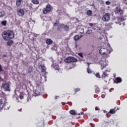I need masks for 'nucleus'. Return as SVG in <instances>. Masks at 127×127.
Returning <instances> with one entry per match:
<instances>
[{
    "label": "nucleus",
    "instance_id": "nucleus-1",
    "mask_svg": "<svg viewBox=\"0 0 127 127\" xmlns=\"http://www.w3.org/2000/svg\"><path fill=\"white\" fill-rule=\"evenodd\" d=\"M2 37L5 41L11 40L14 38V32L10 30H5L2 33Z\"/></svg>",
    "mask_w": 127,
    "mask_h": 127
},
{
    "label": "nucleus",
    "instance_id": "nucleus-2",
    "mask_svg": "<svg viewBox=\"0 0 127 127\" xmlns=\"http://www.w3.org/2000/svg\"><path fill=\"white\" fill-rule=\"evenodd\" d=\"M99 53L101 55H105V57H110L109 54L111 53V51L109 49L105 48H101L99 50Z\"/></svg>",
    "mask_w": 127,
    "mask_h": 127
},
{
    "label": "nucleus",
    "instance_id": "nucleus-3",
    "mask_svg": "<svg viewBox=\"0 0 127 127\" xmlns=\"http://www.w3.org/2000/svg\"><path fill=\"white\" fill-rule=\"evenodd\" d=\"M77 61L78 60H77V59L72 57H68L64 59V62H65V63H74Z\"/></svg>",
    "mask_w": 127,
    "mask_h": 127
},
{
    "label": "nucleus",
    "instance_id": "nucleus-4",
    "mask_svg": "<svg viewBox=\"0 0 127 127\" xmlns=\"http://www.w3.org/2000/svg\"><path fill=\"white\" fill-rule=\"evenodd\" d=\"M10 87V82L9 81L8 82H6L2 84V88L4 90V91H6V92H7V91H9Z\"/></svg>",
    "mask_w": 127,
    "mask_h": 127
},
{
    "label": "nucleus",
    "instance_id": "nucleus-5",
    "mask_svg": "<svg viewBox=\"0 0 127 127\" xmlns=\"http://www.w3.org/2000/svg\"><path fill=\"white\" fill-rule=\"evenodd\" d=\"M111 19V15L109 13H105L102 17L103 21H105L106 22L109 21Z\"/></svg>",
    "mask_w": 127,
    "mask_h": 127
},
{
    "label": "nucleus",
    "instance_id": "nucleus-6",
    "mask_svg": "<svg viewBox=\"0 0 127 127\" xmlns=\"http://www.w3.org/2000/svg\"><path fill=\"white\" fill-rule=\"evenodd\" d=\"M115 13V14H119V15H123V13H124V10L117 6L116 7Z\"/></svg>",
    "mask_w": 127,
    "mask_h": 127
},
{
    "label": "nucleus",
    "instance_id": "nucleus-7",
    "mask_svg": "<svg viewBox=\"0 0 127 127\" xmlns=\"http://www.w3.org/2000/svg\"><path fill=\"white\" fill-rule=\"evenodd\" d=\"M17 14L19 16H23L24 15V10L22 8H19L17 10Z\"/></svg>",
    "mask_w": 127,
    "mask_h": 127
},
{
    "label": "nucleus",
    "instance_id": "nucleus-8",
    "mask_svg": "<svg viewBox=\"0 0 127 127\" xmlns=\"http://www.w3.org/2000/svg\"><path fill=\"white\" fill-rule=\"evenodd\" d=\"M111 72V71L109 69H106L104 71H103V73L102 74V79H105L106 77H108L109 74L107 73Z\"/></svg>",
    "mask_w": 127,
    "mask_h": 127
},
{
    "label": "nucleus",
    "instance_id": "nucleus-9",
    "mask_svg": "<svg viewBox=\"0 0 127 127\" xmlns=\"http://www.w3.org/2000/svg\"><path fill=\"white\" fill-rule=\"evenodd\" d=\"M119 110L118 108L115 107L114 109H112L110 110V111L108 112V114H115L116 112Z\"/></svg>",
    "mask_w": 127,
    "mask_h": 127
},
{
    "label": "nucleus",
    "instance_id": "nucleus-10",
    "mask_svg": "<svg viewBox=\"0 0 127 127\" xmlns=\"http://www.w3.org/2000/svg\"><path fill=\"white\" fill-rule=\"evenodd\" d=\"M122 81H123V80L122 79V78L120 77H117L116 78L115 80H114V83H115L116 84H119V83H121Z\"/></svg>",
    "mask_w": 127,
    "mask_h": 127
},
{
    "label": "nucleus",
    "instance_id": "nucleus-11",
    "mask_svg": "<svg viewBox=\"0 0 127 127\" xmlns=\"http://www.w3.org/2000/svg\"><path fill=\"white\" fill-rule=\"evenodd\" d=\"M95 88V92L96 94H100V92H101V90H100V88L98 85H95L94 86Z\"/></svg>",
    "mask_w": 127,
    "mask_h": 127
},
{
    "label": "nucleus",
    "instance_id": "nucleus-12",
    "mask_svg": "<svg viewBox=\"0 0 127 127\" xmlns=\"http://www.w3.org/2000/svg\"><path fill=\"white\" fill-rule=\"evenodd\" d=\"M45 8L50 12L51 11V10H52V7L51 6V5H50V4H48L46 6Z\"/></svg>",
    "mask_w": 127,
    "mask_h": 127
},
{
    "label": "nucleus",
    "instance_id": "nucleus-13",
    "mask_svg": "<svg viewBox=\"0 0 127 127\" xmlns=\"http://www.w3.org/2000/svg\"><path fill=\"white\" fill-rule=\"evenodd\" d=\"M34 96L35 97H37V96H40V90H38L36 89L34 92Z\"/></svg>",
    "mask_w": 127,
    "mask_h": 127
},
{
    "label": "nucleus",
    "instance_id": "nucleus-14",
    "mask_svg": "<svg viewBox=\"0 0 127 127\" xmlns=\"http://www.w3.org/2000/svg\"><path fill=\"white\" fill-rule=\"evenodd\" d=\"M46 43H47L48 45H50L53 43V41H52L51 39H48L46 41Z\"/></svg>",
    "mask_w": 127,
    "mask_h": 127
},
{
    "label": "nucleus",
    "instance_id": "nucleus-15",
    "mask_svg": "<svg viewBox=\"0 0 127 127\" xmlns=\"http://www.w3.org/2000/svg\"><path fill=\"white\" fill-rule=\"evenodd\" d=\"M14 43V42L11 40H7V45H8V46H11Z\"/></svg>",
    "mask_w": 127,
    "mask_h": 127
},
{
    "label": "nucleus",
    "instance_id": "nucleus-16",
    "mask_svg": "<svg viewBox=\"0 0 127 127\" xmlns=\"http://www.w3.org/2000/svg\"><path fill=\"white\" fill-rule=\"evenodd\" d=\"M39 67H41L42 72H44L46 71V67L44 64H40Z\"/></svg>",
    "mask_w": 127,
    "mask_h": 127
},
{
    "label": "nucleus",
    "instance_id": "nucleus-17",
    "mask_svg": "<svg viewBox=\"0 0 127 127\" xmlns=\"http://www.w3.org/2000/svg\"><path fill=\"white\" fill-rule=\"evenodd\" d=\"M9 108H10V106L8 104H3V109L4 110H9Z\"/></svg>",
    "mask_w": 127,
    "mask_h": 127
},
{
    "label": "nucleus",
    "instance_id": "nucleus-18",
    "mask_svg": "<svg viewBox=\"0 0 127 127\" xmlns=\"http://www.w3.org/2000/svg\"><path fill=\"white\" fill-rule=\"evenodd\" d=\"M100 64H101V70H103L105 69L106 67H107V64H105V63H101Z\"/></svg>",
    "mask_w": 127,
    "mask_h": 127
},
{
    "label": "nucleus",
    "instance_id": "nucleus-19",
    "mask_svg": "<svg viewBox=\"0 0 127 127\" xmlns=\"http://www.w3.org/2000/svg\"><path fill=\"white\" fill-rule=\"evenodd\" d=\"M3 109V101L2 99H0V111Z\"/></svg>",
    "mask_w": 127,
    "mask_h": 127
},
{
    "label": "nucleus",
    "instance_id": "nucleus-20",
    "mask_svg": "<svg viewBox=\"0 0 127 127\" xmlns=\"http://www.w3.org/2000/svg\"><path fill=\"white\" fill-rule=\"evenodd\" d=\"M64 31L68 32V31H69V30H70V28L67 25H64Z\"/></svg>",
    "mask_w": 127,
    "mask_h": 127
},
{
    "label": "nucleus",
    "instance_id": "nucleus-21",
    "mask_svg": "<svg viewBox=\"0 0 127 127\" xmlns=\"http://www.w3.org/2000/svg\"><path fill=\"white\" fill-rule=\"evenodd\" d=\"M21 1H22V0H16V5L17 6H20L21 4Z\"/></svg>",
    "mask_w": 127,
    "mask_h": 127
},
{
    "label": "nucleus",
    "instance_id": "nucleus-22",
    "mask_svg": "<svg viewBox=\"0 0 127 127\" xmlns=\"http://www.w3.org/2000/svg\"><path fill=\"white\" fill-rule=\"evenodd\" d=\"M64 27V24H61L58 26L57 30H61V29H62Z\"/></svg>",
    "mask_w": 127,
    "mask_h": 127
},
{
    "label": "nucleus",
    "instance_id": "nucleus-23",
    "mask_svg": "<svg viewBox=\"0 0 127 127\" xmlns=\"http://www.w3.org/2000/svg\"><path fill=\"white\" fill-rule=\"evenodd\" d=\"M73 39L74 41H78L80 39V36L78 35H75L73 37Z\"/></svg>",
    "mask_w": 127,
    "mask_h": 127
},
{
    "label": "nucleus",
    "instance_id": "nucleus-24",
    "mask_svg": "<svg viewBox=\"0 0 127 127\" xmlns=\"http://www.w3.org/2000/svg\"><path fill=\"white\" fill-rule=\"evenodd\" d=\"M4 15H5V11L4 10L0 12V18L3 17Z\"/></svg>",
    "mask_w": 127,
    "mask_h": 127
},
{
    "label": "nucleus",
    "instance_id": "nucleus-25",
    "mask_svg": "<svg viewBox=\"0 0 127 127\" xmlns=\"http://www.w3.org/2000/svg\"><path fill=\"white\" fill-rule=\"evenodd\" d=\"M87 64H88V67L87 68V73L91 74L92 71L91 69H90V65L89 64V63H87Z\"/></svg>",
    "mask_w": 127,
    "mask_h": 127
},
{
    "label": "nucleus",
    "instance_id": "nucleus-26",
    "mask_svg": "<svg viewBox=\"0 0 127 127\" xmlns=\"http://www.w3.org/2000/svg\"><path fill=\"white\" fill-rule=\"evenodd\" d=\"M49 12H49L48 10H47V9H46V8H44L43 10V14H47V13H49Z\"/></svg>",
    "mask_w": 127,
    "mask_h": 127
},
{
    "label": "nucleus",
    "instance_id": "nucleus-27",
    "mask_svg": "<svg viewBox=\"0 0 127 127\" xmlns=\"http://www.w3.org/2000/svg\"><path fill=\"white\" fill-rule=\"evenodd\" d=\"M87 15L91 16L93 14V12L91 10H88L86 12Z\"/></svg>",
    "mask_w": 127,
    "mask_h": 127
},
{
    "label": "nucleus",
    "instance_id": "nucleus-28",
    "mask_svg": "<svg viewBox=\"0 0 127 127\" xmlns=\"http://www.w3.org/2000/svg\"><path fill=\"white\" fill-rule=\"evenodd\" d=\"M32 2L34 4H39V1L38 0H32Z\"/></svg>",
    "mask_w": 127,
    "mask_h": 127
},
{
    "label": "nucleus",
    "instance_id": "nucleus-29",
    "mask_svg": "<svg viewBox=\"0 0 127 127\" xmlns=\"http://www.w3.org/2000/svg\"><path fill=\"white\" fill-rule=\"evenodd\" d=\"M33 71V67L32 66H29L28 69V73H31Z\"/></svg>",
    "mask_w": 127,
    "mask_h": 127
},
{
    "label": "nucleus",
    "instance_id": "nucleus-30",
    "mask_svg": "<svg viewBox=\"0 0 127 127\" xmlns=\"http://www.w3.org/2000/svg\"><path fill=\"white\" fill-rule=\"evenodd\" d=\"M69 114L72 115H76V111H75V110H71L69 111Z\"/></svg>",
    "mask_w": 127,
    "mask_h": 127
},
{
    "label": "nucleus",
    "instance_id": "nucleus-31",
    "mask_svg": "<svg viewBox=\"0 0 127 127\" xmlns=\"http://www.w3.org/2000/svg\"><path fill=\"white\" fill-rule=\"evenodd\" d=\"M1 24H2V25H3V26H5L6 25V21L4 20L2 21L1 22Z\"/></svg>",
    "mask_w": 127,
    "mask_h": 127
},
{
    "label": "nucleus",
    "instance_id": "nucleus-32",
    "mask_svg": "<svg viewBox=\"0 0 127 127\" xmlns=\"http://www.w3.org/2000/svg\"><path fill=\"white\" fill-rule=\"evenodd\" d=\"M86 33L87 34H91L92 33V30H90V28H88Z\"/></svg>",
    "mask_w": 127,
    "mask_h": 127
},
{
    "label": "nucleus",
    "instance_id": "nucleus-33",
    "mask_svg": "<svg viewBox=\"0 0 127 127\" xmlns=\"http://www.w3.org/2000/svg\"><path fill=\"white\" fill-rule=\"evenodd\" d=\"M80 88H76L75 90H74V92L75 93H77L78 92H80Z\"/></svg>",
    "mask_w": 127,
    "mask_h": 127
},
{
    "label": "nucleus",
    "instance_id": "nucleus-34",
    "mask_svg": "<svg viewBox=\"0 0 127 127\" xmlns=\"http://www.w3.org/2000/svg\"><path fill=\"white\" fill-rule=\"evenodd\" d=\"M106 3L107 5H110V4H111V1H106Z\"/></svg>",
    "mask_w": 127,
    "mask_h": 127
},
{
    "label": "nucleus",
    "instance_id": "nucleus-35",
    "mask_svg": "<svg viewBox=\"0 0 127 127\" xmlns=\"http://www.w3.org/2000/svg\"><path fill=\"white\" fill-rule=\"evenodd\" d=\"M127 16H125L121 18V20H126L127 19Z\"/></svg>",
    "mask_w": 127,
    "mask_h": 127
},
{
    "label": "nucleus",
    "instance_id": "nucleus-36",
    "mask_svg": "<svg viewBox=\"0 0 127 127\" xmlns=\"http://www.w3.org/2000/svg\"><path fill=\"white\" fill-rule=\"evenodd\" d=\"M96 77H97V78H100V73H97L95 74Z\"/></svg>",
    "mask_w": 127,
    "mask_h": 127
},
{
    "label": "nucleus",
    "instance_id": "nucleus-37",
    "mask_svg": "<svg viewBox=\"0 0 127 127\" xmlns=\"http://www.w3.org/2000/svg\"><path fill=\"white\" fill-rule=\"evenodd\" d=\"M58 24H59V23L58 22H55L54 24V26H58Z\"/></svg>",
    "mask_w": 127,
    "mask_h": 127
},
{
    "label": "nucleus",
    "instance_id": "nucleus-38",
    "mask_svg": "<svg viewBox=\"0 0 127 127\" xmlns=\"http://www.w3.org/2000/svg\"><path fill=\"white\" fill-rule=\"evenodd\" d=\"M78 55L80 56V57H83V54L81 53H78Z\"/></svg>",
    "mask_w": 127,
    "mask_h": 127
},
{
    "label": "nucleus",
    "instance_id": "nucleus-39",
    "mask_svg": "<svg viewBox=\"0 0 127 127\" xmlns=\"http://www.w3.org/2000/svg\"><path fill=\"white\" fill-rule=\"evenodd\" d=\"M89 26H94V24H93L92 23H89Z\"/></svg>",
    "mask_w": 127,
    "mask_h": 127
},
{
    "label": "nucleus",
    "instance_id": "nucleus-40",
    "mask_svg": "<svg viewBox=\"0 0 127 127\" xmlns=\"http://www.w3.org/2000/svg\"><path fill=\"white\" fill-rule=\"evenodd\" d=\"M105 97H106V95H105V94H102V95H101V97H102L103 99L105 98Z\"/></svg>",
    "mask_w": 127,
    "mask_h": 127
},
{
    "label": "nucleus",
    "instance_id": "nucleus-41",
    "mask_svg": "<svg viewBox=\"0 0 127 127\" xmlns=\"http://www.w3.org/2000/svg\"><path fill=\"white\" fill-rule=\"evenodd\" d=\"M20 99L21 100H22V99H23V96L20 95Z\"/></svg>",
    "mask_w": 127,
    "mask_h": 127
},
{
    "label": "nucleus",
    "instance_id": "nucleus-42",
    "mask_svg": "<svg viewBox=\"0 0 127 127\" xmlns=\"http://www.w3.org/2000/svg\"><path fill=\"white\" fill-rule=\"evenodd\" d=\"M95 110H96V111H99L100 109H99V107H96L95 108Z\"/></svg>",
    "mask_w": 127,
    "mask_h": 127
},
{
    "label": "nucleus",
    "instance_id": "nucleus-43",
    "mask_svg": "<svg viewBox=\"0 0 127 127\" xmlns=\"http://www.w3.org/2000/svg\"><path fill=\"white\" fill-rule=\"evenodd\" d=\"M62 105H65V102H62Z\"/></svg>",
    "mask_w": 127,
    "mask_h": 127
},
{
    "label": "nucleus",
    "instance_id": "nucleus-44",
    "mask_svg": "<svg viewBox=\"0 0 127 127\" xmlns=\"http://www.w3.org/2000/svg\"><path fill=\"white\" fill-rule=\"evenodd\" d=\"M79 37H80V38H81V37H83V35H81Z\"/></svg>",
    "mask_w": 127,
    "mask_h": 127
},
{
    "label": "nucleus",
    "instance_id": "nucleus-45",
    "mask_svg": "<svg viewBox=\"0 0 127 127\" xmlns=\"http://www.w3.org/2000/svg\"><path fill=\"white\" fill-rule=\"evenodd\" d=\"M7 55H4L3 57H6Z\"/></svg>",
    "mask_w": 127,
    "mask_h": 127
},
{
    "label": "nucleus",
    "instance_id": "nucleus-46",
    "mask_svg": "<svg viewBox=\"0 0 127 127\" xmlns=\"http://www.w3.org/2000/svg\"><path fill=\"white\" fill-rule=\"evenodd\" d=\"M80 33H81V34H83V33H84V32H80Z\"/></svg>",
    "mask_w": 127,
    "mask_h": 127
},
{
    "label": "nucleus",
    "instance_id": "nucleus-47",
    "mask_svg": "<svg viewBox=\"0 0 127 127\" xmlns=\"http://www.w3.org/2000/svg\"><path fill=\"white\" fill-rule=\"evenodd\" d=\"M99 39H100V40H101V39H102V38L99 37Z\"/></svg>",
    "mask_w": 127,
    "mask_h": 127
},
{
    "label": "nucleus",
    "instance_id": "nucleus-48",
    "mask_svg": "<svg viewBox=\"0 0 127 127\" xmlns=\"http://www.w3.org/2000/svg\"><path fill=\"white\" fill-rule=\"evenodd\" d=\"M44 123H43V127H44Z\"/></svg>",
    "mask_w": 127,
    "mask_h": 127
},
{
    "label": "nucleus",
    "instance_id": "nucleus-49",
    "mask_svg": "<svg viewBox=\"0 0 127 127\" xmlns=\"http://www.w3.org/2000/svg\"><path fill=\"white\" fill-rule=\"evenodd\" d=\"M56 99H57V97H56Z\"/></svg>",
    "mask_w": 127,
    "mask_h": 127
},
{
    "label": "nucleus",
    "instance_id": "nucleus-50",
    "mask_svg": "<svg viewBox=\"0 0 127 127\" xmlns=\"http://www.w3.org/2000/svg\"><path fill=\"white\" fill-rule=\"evenodd\" d=\"M96 97H98V95H97Z\"/></svg>",
    "mask_w": 127,
    "mask_h": 127
}]
</instances>
